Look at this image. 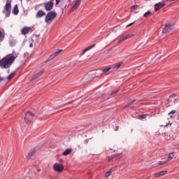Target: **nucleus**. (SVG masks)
I'll list each match as a JSON object with an SVG mask.
<instances>
[{
  "instance_id": "1",
  "label": "nucleus",
  "mask_w": 179,
  "mask_h": 179,
  "mask_svg": "<svg viewBox=\"0 0 179 179\" xmlns=\"http://www.w3.org/2000/svg\"><path fill=\"white\" fill-rule=\"evenodd\" d=\"M17 57V53H16V52H13L12 54L6 55L0 61V68L2 69H8V68H10V66L15 62V59H16Z\"/></svg>"
},
{
  "instance_id": "2",
  "label": "nucleus",
  "mask_w": 179,
  "mask_h": 179,
  "mask_svg": "<svg viewBox=\"0 0 179 179\" xmlns=\"http://www.w3.org/2000/svg\"><path fill=\"white\" fill-rule=\"evenodd\" d=\"M57 12L55 11H50L48 12L45 17V22L48 24H51L52 23V20H54L55 17H57Z\"/></svg>"
},
{
  "instance_id": "3",
  "label": "nucleus",
  "mask_w": 179,
  "mask_h": 179,
  "mask_svg": "<svg viewBox=\"0 0 179 179\" xmlns=\"http://www.w3.org/2000/svg\"><path fill=\"white\" fill-rule=\"evenodd\" d=\"M12 1L7 0L6 6H4V10L6 12V17H9L10 16V10L12 9Z\"/></svg>"
},
{
  "instance_id": "4",
  "label": "nucleus",
  "mask_w": 179,
  "mask_h": 179,
  "mask_svg": "<svg viewBox=\"0 0 179 179\" xmlns=\"http://www.w3.org/2000/svg\"><path fill=\"white\" fill-rule=\"evenodd\" d=\"M101 75H103V71H101V69H98L92 74L88 75L87 79H94L95 78H100Z\"/></svg>"
},
{
  "instance_id": "5",
  "label": "nucleus",
  "mask_w": 179,
  "mask_h": 179,
  "mask_svg": "<svg viewBox=\"0 0 179 179\" xmlns=\"http://www.w3.org/2000/svg\"><path fill=\"white\" fill-rule=\"evenodd\" d=\"M61 52H62V49L57 50L54 53H52V55H50V57L46 59L45 62H49V61H52V59H54V58H55V57H58V55H59V54H61Z\"/></svg>"
},
{
  "instance_id": "6",
  "label": "nucleus",
  "mask_w": 179,
  "mask_h": 179,
  "mask_svg": "<svg viewBox=\"0 0 179 179\" xmlns=\"http://www.w3.org/2000/svg\"><path fill=\"white\" fill-rule=\"evenodd\" d=\"M45 9L47 10V12H50V10H52L54 8V3L52 1H50L47 3H44Z\"/></svg>"
},
{
  "instance_id": "7",
  "label": "nucleus",
  "mask_w": 179,
  "mask_h": 179,
  "mask_svg": "<svg viewBox=\"0 0 179 179\" xmlns=\"http://www.w3.org/2000/svg\"><path fill=\"white\" fill-rule=\"evenodd\" d=\"M53 169L55 171H58L59 173H62V171H64V165L61 164H55L53 166Z\"/></svg>"
},
{
  "instance_id": "8",
  "label": "nucleus",
  "mask_w": 179,
  "mask_h": 179,
  "mask_svg": "<svg viewBox=\"0 0 179 179\" xmlns=\"http://www.w3.org/2000/svg\"><path fill=\"white\" fill-rule=\"evenodd\" d=\"M164 6H166V3H164V2H163V3H162V2L157 3L154 6L155 11L158 12V10H160V9H162V8H164Z\"/></svg>"
},
{
  "instance_id": "9",
  "label": "nucleus",
  "mask_w": 179,
  "mask_h": 179,
  "mask_svg": "<svg viewBox=\"0 0 179 179\" xmlns=\"http://www.w3.org/2000/svg\"><path fill=\"white\" fill-rule=\"evenodd\" d=\"M121 157H122V153L114 154L108 157V162H113L114 159H121Z\"/></svg>"
},
{
  "instance_id": "10",
  "label": "nucleus",
  "mask_w": 179,
  "mask_h": 179,
  "mask_svg": "<svg viewBox=\"0 0 179 179\" xmlns=\"http://www.w3.org/2000/svg\"><path fill=\"white\" fill-rule=\"evenodd\" d=\"M37 152V150H36V148H32L27 154V160H30V159H31V157H34V155H36Z\"/></svg>"
},
{
  "instance_id": "11",
  "label": "nucleus",
  "mask_w": 179,
  "mask_h": 179,
  "mask_svg": "<svg viewBox=\"0 0 179 179\" xmlns=\"http://www.w3.org/2000/svg\"><path fill=\"white\" fill-rule=\"evenodd\" d=\"M170 30H173V25L168 24L163 29L162 33L163 34H166V33H167L168 31H170Z\"/></svg>"
},
{
  "instance_id": "12",
  "label": "nucleus",
  "mask_w": 179,
  "mask_h": 179,
  "mask_svg": "<svg viewBox=\"0 0 179 179\" xmlns=\"http://www.w3.org/2000/svg\"><path fill=\"white\" fill-rule=\"evenodd\" d=\"M30 30H31V27H24L21 33L22 34H23L24 36H26V34H28L29 31H30Z\"/></svg>"
},
{
  "instance_id": "13",
  "label": "nucleus",
  "mask_w": 179,
  "mask_h": 179,
  "mask_svg": "<svg viewBox=\"0 0 179 179\" xmlns=\"http://www.w3.org/2000/svg\"><path fill=\"white\" fill-rule=\"evenodd\" d=\"M43 73H44V71H41L38 72L36 74L34 75V76L32 77L31 80H34L36 79H38V78H40V76H41V75H43Z\"/></svg>"
},
{
  "instance_id": "14",
  "label": "nucleus",
  "mask_w": 179,
  "mask_h": 179,
  "mask_svg": "<svg viewBox=\"0 0 179 179\" xmlns=\"http://www.w3.org/2000/svg\"><path fill=\"white\" fill-rule=\"evenodd\" d=\"M43 16H45V13L42 10H39L36 15L37 19H40V17H43Z\"/></svg>"
},
{
  "instance_id": "15",
  "label": "nucleus",
  "mask_w": 179,
  "mask_h": 179,
  "mask_svg": "<svg viewBox=\"0 0 179 179\" xmlns=\"http://www.w3.org/2000/svg\"><path fill=\"white\" fill-rule=\"evenodd\" d=\"M94 47H96V44H93L92 45L89 46L85 50H83L80 55H84L86 52H87V51H90V50H92V48H94Z\"/></svg>"
},
{
  "instance_id": "16",
  "label": "nucleus",
  "mask_w": 179,
  "mask_h": 179,
  "mask_svg": "<svg viewBox=\"0 0 179 179\" xmlns=\"http://www.w3.org/2000/svg\"><path fill=\"white\" fill-rule=\"evenodd\" d=\"M166 174H167V171H162L160 172H158L157 173L155 174V178H157V177H162L163 176H166Z\"/></svg>"
},
{
  "instance_id": "17",
  "label": "nucleus",
  "mask_w": 179,
  "mask_h": 179,
  "mask_svg": "<svg viewBox=\"0 0 179 179\" xmlns=\"http://www.w3.org/2000/svg\"><path fill=\"white\" fill-rule=\"evenodd\" d=\"M115 167L111 168L109 171H108L105 174V178H108L111 173L115 170Z\"/></svg>"
},
{
  "instance_id": "18",
  "label": "nucleus",
  "mask_w": 179,
  "mask_h": 179,
  "mask_svg": "<svg viewBox=\"0 0 179 179\" xmlns=\"http://www.w3.org/2000/svg\"><path fill=\"white\" fill-rule=\"evenodd\" d=\"M80 5V0L76 1L71 8L72 10H75V9H77L78 6H79Z\"/></svg>"
},
{
  "instance_id": "19",
  "label": "nucleus",
  "mask_w": 179,
  "mask_h": 179,
  "mask_svg": "<svg viewBox=\"0 0 179 179\" xmlns=\"http://www.w3.org/2000/svg\"><path fill=\"white\" fill-rule=\"evenodd\" d=\"M13 15H17L19 13V6L17 4L15 5L13 9Z\"/></svg>"
},
{
  "instance_id": "20",
  "label": "nucleus",
  "mask_w": 179,
  "mask_h": 179,
  "mask_svg": "<svg viewBox=\"0 0 179 179\" xmlns=\"http://www.w3.org/2000/svg\"><path fill=\"white\" fill-rule=\"evenodd\" d=\"M5 38V31L3 29L1 31L0 30V43H2Z\"/></svg>"
},
{
  "instance_id": "21",
  "label": "nucleus",
  "mask_w": 179,
  "mask_h": 179,
  "mask_svg": "<svg viewBox=\"0 0 179 179\" xmlns=\"http://www.w3.org/2000/svg\"><path fill=\"white\" fill-rule=\"evenodd\" d=\"M72 152V149L67 148L64 150V152L62 153L63 156H68Z\"/></svg>"
},
{
  "instance_id": "22",
  "label": "nucleus",
  "mask_w": 179,
  "mask_h": 179,
  "mask_svg": "<svg viewBox=\"0 0 179 179\" xmlns=\"http://www.w3.org/2000/svg\"><path fill=\"white\" fill-rule=\"evenodd\" d=\"M76 100H77V99L73 100V101H70V102H68V103H64V104H63V105H59V106H58L57 107V108H62V107H65V106H66V105H68V104H72V103H74L75 101H76Z\"/></svg>"
},
{
  "instance_id": "23",
  "label": "nucleus",
  "mask_w": 179,
  "mask_h": 179,
  "mask_svg": "<svg viewBox=\"0 0 179 179\" xmlns=\"http://www.w3.org/2000/svg\"><path fill=\"white\" fill-rule=\"evenodd\" d=\"M134 103H135V104H138V102H136V100H134V101H131L130 103H127L126 106H124V108H128V107H129V106H132V104H134Z\"/></svg>"
},
{
  "instance_id": "24",
  "label": "nucleus",
  "mask_w": 179,
  "mask_h": 179,
  "mask_svg": "<svg viewBox=\"0 0 179 179\" xmlns=\"http://www.w3.org/2000/svg\"><path fill=\"white\" fill-rule=\"evenodd\" d=\"M173 157H174V152L169 153L166 162H170L171 160H173Z\"/></svg>"
},
{
  "instance_id": "25",
  "label": "nucleus",
  "mask_w": 179,
  "mask_h": 179,
  "mask_svg": "<svg viewBox=\"0 0 179 179\" xmlns=\"http://www.w3.org/2000/svg\"><path fill=\"white\" fill-rule=\"evenodd\" d=\"M110 69H111V67H106L105 69H101V71L102 72V75H103V73H106V72H108V71H110Z\"/></svg>"
},
{
  "instance_id": "26",
  "label": "nucleus",
  "mask_w": 179,
  "mask_h": 179,
  "mask_svg": "<svg viewBox=\"0 0 179 179\" xmlns=\"http://www.w3.org/2000/svg\"><path fill=\"white\" fill-rule=\"evenodd\" d=\"M150 15H152V12H150V10H148L143 14V17H149Z\"/></svg>"
},
{
  "instance_id": "27",
  "label": "nucleus",
  "mask_w": 179,
  "mask_h": 179,
  "mask_svg": "<svg viewBox=\"0 0 179 179\" xmlns=\"http://www.w3.org/2000/svg\"><path fill=\"white\" fill-rule=\"evenodd\" d=\"M15 73H11L7 77L8 80H10L11 79H13V76H15Z\"/></svg>"
},
{
  "instance_id": "28",
  "label": "nucleus",
  "mask_w": 179,
  "mask_h": 179,
  "mask_svg": "<svg viewBox=\"0 0 179 179\" xmlns=\"http://www.w3.org/2000/svg\"><path fill=\"white\" fill-rule=\"evenodd\" d=\"M24 122H25V124H27V125H30V124L31 123V120L27 119V117H24Z\"/></svg>"
},
{
  "instance_id": "29",
  "label": "nucleus",
  "mask_w": 179,
  "mask_h": 179,
  "mask_svg": "<svg viewBox=\"0 0 179 179\" xmlns=\"http://www.w3.org/2000/svg\"><path fill=\"white\" fill-rule=\"evenodd\" d=\"M121 65H122V62H120L117 63L115 66H113V69H118Z\"/></svg>"
},
{
  "instance_id": "30",
  "label": "nucleus",
  "mask_w": 179,
  "mask_h": 179,
  "mask_svg": "<svg viewBox=\"0 0 179 179\" xmlns=\"http://www.w3.org/2000/svg\"><path fill=\"white\" fill-rule=\"evenodd\" d=\"M125 40H127V38L125 36H123L122 38H120L119 41H118V44L121 43H123V41H125Z\"/></svg>"
},
{
  "instance_id": "31",
  "label": "nucleus",
  "mask_w": 179,
  "mask_h": 179,
  "mask_svg": "<svg viewBox=\"0 0 179 179\" xmlns=\"http://www.w3.org/2000/svg\"><path fill=\"white\" fill-rule=\"evenodd\" d=\"M174 114H176V110H171V112L169 113L168 115L170 116V118H173V115Z\"/></svg>"
},
{
  "instance_id": "32",
  "label": "nucleus",
  "mask_w": 179,
  "mask_h": 179,
  "mask_svg": "<svg viewBox=\"0 0 179 179\" xmlns=\"http://www.w3.org/2000/svg\"><path fill=\"white\" fill-rule=\"evenodd\" d=\"M167 160H166V161H159V162H158V165L159 166H163V164H166V163H167Z\"/></svg>"
},
{
  "instance_id": "33",
  "label": "nucleus",
  "mask_w": 179,
  "mask_h": 179,
  "mask_svg": "<svg viewBox=\"0 0 179 179\" xmlns=\"http://www.w3.org/2000/svg\"><path fill=\"white\" fill-rule=\"evenodd\" d=\"M138 8H139V6L135 5V6H131V10H136V9H138Z\"/></svg>"
},
{
  "instance_id": "34",
  "label": "nucleus",
  "mask_w": 179,
  "mask_h": 179,
  "mask_svg": "<svg viewBox=\"0 0 179 179\" xmlns=\"http://www.w3.org/2000/svg\"><path fill=\"white\" fill-rule=\"evenodd\" d=\"M131 37H134V34H127L126 36H124V38H126V40H127V38H131Z\"/></svg>"
},
{
  "instance_id": "35",
  "label": "nucleus",
  "mask_w": 179,
  "mask_h": 179,
  "mask_svg": "<svg viewBox=\"0 0 179 179\" xmlns=\"http://www.w3.org/2000/svg\"><path fill=\"white\" fill-rule=\"evenodd\" d=\"M140 118H141V120H145V118H146V117H148V114L145 115H139Z\"/></svg>"
},
{
  "instance_id": "36",
  "label": "nucleus",
  "mask_w": 179,
  "mask_h": 179,
  "mask_svg": "<svg viewBox=\"0 0 179 179\" xmlns=\"http://www.w3.org/2000/svg\"><path fill=\"white\" fill-rule=\"evenodd\" d=\"M120 92V90H117L116 91H112L110 96H113V94H115V93H118Z\"/></svg>"
},
{
  "instance_id": "37",
  "label": "nucleus",
  "mask_w": 179,
  "mask_h": 179,
  "mask_svg": "<svg viewBox=\"0 0 179 179\" xmlns=\"http://www.w3.org/2000/svg\"><path fill=\"white\" fill-rule=\"evenodd\" d=\"M27 114H29L30 115V117H34V113H33L31 111H28L27 113Z\"/></svg>"
},
{
  "instance_id": "38",
  "label": "nucleus",
  "mask_w": 179,
  "mask_h": 179,
  "mask_svg": "<svg viewBox=\"0 0 179 179\" xmlns=\"http://www.w3.org/2000/svg\"><path fill=\"white\" fill-rule=\"evenodd\" d=\"M133 24H135V22H133L127 24V27H131V26H133Z\"/></svg>"
},
{
  "instance_id": "39",
  "label": "nucleus",
  "mask_w": 179,
  "mask_h": 179,
  "mask_svg": "<svg viewBox=\"0 0 179 179\" xmlns=\"http://www.w3.org/2000/svg\"><path fill=\"white\" fill-rule=\"evenodd\" d=\"M60 0H56V5H58V3H59Z\"/></svg>"
},
{
  "instance_id": "40",
  "label": "nucleus",
  "mask_w": 179,
  "mask_h": 179,
  "mask_svg": "<svg viewBox=\"0 0 179 179\" xmlns=\"http://www.w3.org/2000/svg\"><path fill=\"white\" fill-rule=\"evenodd\" d=\"M177 96V94H172L171 95V97H174V96Z\"/></svg>"
},
{
  "instance_id": "41",
  "label": "nucleus",
  "mask_w": 179,
  "mask_h": 179,
  "mask_svg": "<svg viewBox=\"0 0 179 179\" xmlns=\"http://www.w3.org/2000/svg\"><path fill=\"white\" fill-rule=\"evenodd\" d=\"M118 128H119V127H118V126H116V127H115V131H118Z\"/></svg>"
},
{
  "instance_id": "42",
  "label": "nucleus",
  "mask_w": 179,
  "mask_h": 179,
  "mask_svg": "<svg viewBox=\"0 0 179 179\" xmlns=\"http://www.w3.org/2000/svg\"><path fill=\"white\" fill-rule=\"evenodd\" d=\"M29 47H33V43H31V44L29 45Z\"/></svg>"
},
{
  "instance_id": "43",
  "label": "nucleus",
  "mask_w": 179,
  "mask_h": 179,
  "mask_svg": "<svg viewBox=\"0 0 179 179\" xmlns=\"http://www.w3.org/2000/svg\"><path fill=\"white\" fill-rule=\"evenodd\" d=\"M3 80V79L0 78V82H2Z\"/></svg>"
},
{
  "instance_id": "44",
  "label": "nucleus",
  "mask_w": 179,
  "mask_h": 179,
  "mask_svg": "<svg viewBox=\"0 0 179 179\" xmlns=\"http://www.w3.org/2000/svg\"><path fill=\"white\" fill-rule=\"evenodd\" d=\"M169 126V123L166 124V125L165 127H168Z\"/></svg>"
},
{
  "instance_id": "45",
  "label": "nucleus",
  "mask_w": 179,
  "mask_h": 179,
  "mask_svg": "<svg viewBox=\"0 0 179 179\" xmlns=\"http://www.w3.org/2000/svg\"><path fill=\"white\" fill-rule=\"evenodd\" d=\"M171 1H176V0H171Z\"/></svg>"
}]
</instances>
